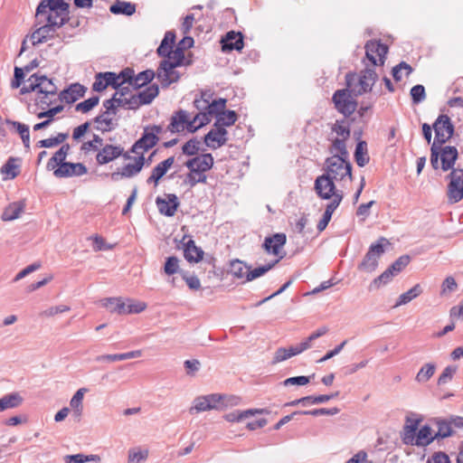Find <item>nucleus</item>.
I'll list each match as a JSON object with an SVG mask.
<instances>
[{
  "label": "nucleus",
  "instance_id": "nucleus-1",
  "mask_svg": "<svg viewBox=\"0 0 463 463\" xmlns=\"http://www.w3.org/2000/svg\"><path fill=\"white\" fill-rule=\"evenodd\" d=\"M118 96V91H116L112 99L104 101L103 107L105 110L95 118L97 129L100 131H109L115 128L117 108L121 106L126 107L127 101L126 93H121L120 97Z\"/></svg>",
  "mask_w": 463,
  "mask_h": 463
},
{
  "label": "nucleus",
  "instance_id": "nucleus-2",
  "mask_svg": "<svg viewBox=\"0 0 463 463\" xmlns=\"http://www.w3.org/2000/svg\"><path fill=\"white\" fill-rule=\"evenodd\" d=\"M239 398L236 397L229 398L226 395L218 393L198 396L194 400L189 412L193 414L194 412L199 413L212 410H222L227 407L230 402L236 404Z\"/></svg>",
  "mask_w": 463,
  "mask_h": 463
},
{
  "label": "nucleus",
  "instance_id": "nucleus-3",
  "mask_svg": "<svg viewBox=\"0 0 463 463\" xmlns=\"http://www.w3.org/2000/svg\"><path fill=\"white\" fill-rule=\"evenodd\" d=\"M133 74V70L126 69L122 71L119 74H116L114 72H99L95 77V81L93 83L92 89L95 91H102L108 86H112L116 89V91H118V96L120 97L121 93H125L124 90L128 89V87H123L125 81L128 79L131 78Z\"/></svg>",
  "mask_w": 463,
  "mask_h": 463
},
{
  "label": "nucleus",
  "instance_id": "nucleus-4",
  "mask_svg": "<svg viewBox=\"0 0 463 463\" xmlns=\"http://www.w3.org/2000/svg\"><path fill=\"white\" fill-rule=\"evenodd\" d=\"M430 151V164L434 169L448 171L453 167L458 158V150L455 146L432 144Z\"/></svg>",
  "mask_w": 463,
  "mask_h": 463
},
{
  "label": "nucleus",
  "instance_id": "nucleus-5",
  "mask_svg": "<svg viewBox=\"0 0 463 463\" xmlns=\"http://www.w3.org/2000/svg\"><path fill=\"white\" fill-rule=\"evenodd\" d=\"M378 76L373 69H365L359 75L347 74V88L355 96L371 91Z\"/></svg>",
  "mask_w": 463,
  "mask_h": 463
},
{
  "label": "nucleus",
  "instance_id": "nucleus-6",
  "mask_svg": "<svg viewBox=\"0 0 463 463\" xmlns=\"http://www.w3.org/2000/svg\"><path fill=\"white\" fill-rule=\"evenodd\" d=\"M326 173L327 175L335 182H346L352 180V165L348 159L341 157L340 156H332L326 161Z\"/></svg>",
  "mask_w": 463,
  "mask_h": 463
},
{
  "label": "nucleus",
  "instance_id": "nucleus-7",
  "mask_svg": "<svg viewBox=\"0 0 463 463\" xmlns=\"http://www.w3.org/2000/svg\"><path fill=\"white\" fill-rule=\"evenodd\" d=\"M195 108L200 111L195 115V121H199V126L203 127L208 124L213 118H217L225 110L226 99H219L212 100L210 104L204 101H194Z\"/></svg>",
  "mask_w": 463,
  "mask_h": 463
},
{
  "label": "nucleus",
  "instance_id": "nucleus-8",
  "mask_svg": "<svg viewBox=\"0 0 463 463\" xmlns=\"http://www.w3.org/2000/svg\"><path fill=\"white\" fill-rule=\"evenodd\" d=\"M162 127L157 125L145 128L142 137L132 146L131 152L137 156H144V154L146 151L157 144L159 140V135L162 133Z\"/></svg>",
  "mask_w": 463,
  "mask_h": 463
},
{
  "label": "nucleus",
  "instance_id": "nucleus-9",
  "mask_svg": "<svg viewBox=\"0 0 463 463\" xmlns=\"http://www.w3.org/2000/svg\"><path fill=\"white\" fill-rule=\"evenodd\" d=\"M335 180L324 174L317 176L314 184V189L317 196L323 200H330V202L339 197L341 203L344 198V193L335 187Z\"/></svg>",
  "mask_w": 463,
  "mask_h": 463
},
{
  "label": "nucleus",
  "instance_id": "nucleus-10",
  "mask_svg": "<svg viewBox=\"0 0 463 463\" xmlns=\"http://www.w3.org/2000/svg\"><path fill=\"white\" fill-rule=\"evenodd\" d=\"M49 2L46 4H39L35 18L37 23H47L57 29L61 27L68 19L66 13L58 12L53 7L49 6Z\"/></svg>",
  "mask_w": 463,
  "mask_h": 463
},
{
  "label": "nucleus",
  "instance_id": "nucleus-11",
  "mask_svg": "<svg viewBox=\"0 0 463 463\" xmlns=\"http://www.w3.org/2000/svg\"><path fill=\"white\" fill-rule=\"evenodd\" d=\"M387 242L386 239L381 238L376 243L370 246L362 262L358 265V269L366 273L373 272L377 266L380 257L383 254V243Z\"/></svg>",
  "mask_w": 463,
  "mask_h": 463
},
{
  "label": "nucleus",
  "instance_id": "nucleus-12",
  "mask_svg": "<svg viewBox=\"0 0 463 463\" xmlns=\"http://www.w3.org/2000/svg\"><path fill=\"white\" fill-rule=\"evenodd\" d=\"M200 128L202 127L199 126V121H195V116L190 119L189 113L181 109L172 116L167 128L172 133H179L185 128L190 132H194Z\"/></svg>",
  "mask_w": 463,
  "mask_h": 463
},
{
  "label": "nucleus",
  "instance_id": "nucleus-13",
  "mask_svg": "<svg viewBox=\"0 0 463 463\" xmlns=\"http://www.w3.org/2000/svg\"><path fill=\"white\" fill-rule=\"evenodd\" d=\"M447 196L449 203H456L463 199V169H454L449 175Z\"/></svg>",
  "mask_w": 463,
  "mask_h": 463
},
{
  "label": "nucleus",
  "instance_id": "nucleus-14",
  "mask_svg": "<svg viewBox=\"0 0 463 463\" xmlns=\"http://www.w3.org/2000/svg\"><path fill=\"white\" fill-rule=\"evenodd\" d=\"M350 90H338L333 95L335 109L345 116L353 114L357 107L356 101L352 98Z\"/></svg>",
  "mask_w": 463,
  "mask_h": 463
},
{
  "label": "nucleus",
  "instance_id": "nucleus-15",
  "mask_svg": "<svg viewBox=\"0 0 463 463\" xmlns=\"http://www.w3.org/2000/svg\"><path fill=\"white\" fill-rule=\"evenodd\" d=\"M435 139L432 144L443 145L454 133V126L447 115H440L433 124Z\"/></svg>",
  "mask_w": 463,
  "mask_h": 463
},
{
  "label": "nucleus",
  "instance_id": "nucleus-16",
  "mask_svg": "<svg viewBox=\"0 0 463 463\" xmlns=\"http://www.w3.org/2000/svg\"><path fill=\"white\" fill-rule=\"evenodd\" d=\"M123 156L126 160L131 159L128 152L124 153V148L120 145H105L99 150L96 156V161L99 165H106L119 156Z\"/></svg>",
  "mask_w": 463,
  "mask_h": 463
},
{
  "label": "nucleus",
  "instance_id": "nucleus-17",
  "mask_svg": "<svg viewBox=\"0 0 463 463\" xmlns=\"http://www.w3.org/2000/svg\"><path fill=\"white\" fill-rule=\"evenodd\" d=\"M133 159V163H128L117 172L112 173L110 175L111 179L117 182L120 178H131L137 175L145 165L146 159L143 156H137Z\"/></svg>",
  "mask_w": 463,
  "mask_h": 463
},
{
  "label": "nucleus",
  "instance_id": "nucleus-18",
  "mask_svg": "<svg viewBox=\"0 0 463 463\" xmlns=\"http://www.w3.org/2000/svg\"><path fill=\"white\" fill-rule=\"evenodd\" d=\"M158 86L152 84L144 90L139 91L137 95L127 97L126 106H128V109H134L141 105L149 104L158 95Z\"/></svg>",
  "mask_w": 463,
  "mask_h": 463
},
{
  "label": "nucleus",
  "instance_id": "nucleus-19",
  "mask_svg": "<svg viewBox=\"0 0 463 463\" xmlns=\"http://www.w3.org/2000/svg\"><path fill=\"white\" fill-rule=\"evenodd\" d=\"M388 48L377 41L368 42L365 45L366 58L373 65H383Z\"/></svg>",
  "mask_w": 463,
  "mask_h": 463
},
{
  "label": "nucleus",
  "instance_id": "nucleus-20",
  "mask_svg": "<svg viewBox=\"0 0 463 463\" xmlns=\"http://www.w3.org/2000/svg\"><path fill=\"white\" fill-rule=\"evenodd\" d=\"M156 204L159 213L163 215L172 217L180 205L178 197L174 194H165L164 197H156Z\"/></svg>",
  "mask_w": 463,
  "mask_h": 463
},
{
  "label": "nucleus",
  "instance_id": "nucleus-21",
  "mask_svg": "<svg viewBox=\"0 0 463 463\" xmlns=\"http://www.w3.org/2000/svg\"><path fill=\"white\" fill-rule=\"evenodd\" d=\"M87 167L81 163L62 164L53 171V175L58 178H68L74 176H81L87 174Z\"/></svg>",
  "mask_w": 463,
  "mask_h": 463
},
{
  "label": "nucleus",
  "instance_id": "nucleus-22",
  "mask_svg": "<svg viewBox=\"0 0 463 463\" xmlns=\"http://www.w3.org/2000/svg\"><path fill=\"white\" fill-rule=\"evenodd\" d=\"M307 346V344L299 343L296 345H291L288 348L279 347L275 351L271 364H276L284 362V361L291 358L292 356L298 355V354L303 353L304 351H306Z\"/></svg>",
  "mask_w": 463,
  "mask_h": 463
},
{
  "label": "nucleus",
  "instance_id": "nucleus-23",
  "mask_svg": "<svg viewBox=\"0 0 463 463\" xmlns=\"http://www.w3.org/2000/svg\"><path fill=\"white\" fill-rule=\"evenodd\" d=\"M227 135L224 128L213 126V128L204 137V143L210 148L217 149L227 142Z\"/></svg>",
  "mask_w": 463,
  "mask_h": 463
},
{
  "label": "nucleus",
  "instance_id": "nucleus-24",
  "mask_svg": "<svg viewBox=\"0 0 463 463\" xmlns=\"http://www.w3.org/2000/svg\"><path fill=\"white\" fill-rule=\"evenodd\" d=\"M39 28H37L34 32L30 35V41L33 45H38L46 42L48 39L52 38L55 33L57 28L52 26L47 23H37Z\"/></svg>",
  "mask_w": 463,
  "mask_h": 463
},
{
  "label": "nucleus",
  "instance_id": "nucleus-25",
  "mask_svg": "<svg viewBox=\"0 0 463 463\" xmlns=\"http://www.w3.org/2000/svg\"><path fill=\"white\" fill-rule=\"evenodd\" d=\"M175 66L170 63L161 62L157 69L156 76L161 84L165 87L175 82L179 79V74L175 71Z\"/></svg>",
  "mask_w": 463,
  "mask_h": 463
},
{
  "label": "nucleus",
  "instance_id": "nucleus-26",
  "mask_svg": "<svg viewBox=\"0 0 463 463\" xmlns=\"http://www.w3.org/2000/svg\"><path fill=\"white\" fill-rule=\"evenodd\" d=\"M175 163V157L170 156L165 160L160 162L156 165L152 172L150 176L146 179V184H153L155 187L158 185L160 179L167 173V171L172 167Z\"/></svg>",
  "mask_w": 463,
  "mask_h": 463
},
{
  "label": "nucleus",
  "instance_id": "nucleus-27",
  "mask_svg": "<svg viewBox=\"0 0 463 463\" xmlns=\"http://www.w3.org/2000/svg\"><path fill=\"white\" fill-rule=\"evenodd\" d=\"M213 165V157L211 154H203L195 156L185 163L187 168H194V171L205 172L209 171Z\"/></svg>",
  "mask_w": 463,
  "mask_h": 463
},
{
  "label": "nucleus",
  "instance_id": "nucleus-28",
  "mask_svg": "<svg viewBox=\"0 0 463 463\" xmlns=\"http://www.w3.org/2000/svg\"><path fill=\"white\" fill-rule=\"evenodd\" d=\"M286 243V235L283 233H277L272 237L265 239L263 247L268 253L279 256L280 250Z\"/></svg>",
  "mask_w": 463,
  "mask_h": 463
},
{
  "label": "nucleus",
  "instance_id": "nucleus-29",
  "mask_svg": "<svg viewBox=\"0 0 463 463\" xmlns=\"http://www.w3.org/2000/svg\"><path fill=\"white\" fill-rule=\"evenodd\" d=\"M85 89L79 83L71 84L67 90L61 91L59 99L66 103H73L84 95Z\"/></svg>",
  "mask_w": 463,
  "mask_h": 463
},
{
  "label": "nucleus",
  "instance_id": "nucleus-30",
  "mask_svg": "<svg viewBox=\"0 0 463 463\" xmlns=\"http://www.w3.org/2000/svg\"><path fill=\"white\" fill-rule=\"evenodd\" d=\"M267 412L265 409H249L246 411H233L226 413L223 418L229 422H240L256 414Z\"/></svg>",
  "mask_w": 463,
  "mask_h": 463
},
{
  "label": "nucleus",
  "instance_id": "nucleus-31",
  "mask_svg": "<svg viewBox=\"0 0 463 463\" xmlns=\"http://www.w3.org/2000/svg\"><path fill=\"white\" fill-rule=\"evenodd\" d=\"M222 43L223 51H241L243 48V37L241 33L229 32Z\"/></svg>",
  "mask_w": 463,
  "mask_h": 463
},
{
  "label": "nucleus",
  "instance_id": "nucleus-32",
  "mask_svg": "<svg viewBox=\"0 0 463 463\" xmlns=\"http://www.w3.org/2000/svg\"><path fill=\"white\" fill-rule=\"evenodd\" d=\"M30 80L36 82L37 93H47L51 95L57 93V87L52 80L48 79L46 76L33 74L30 77Z\"/></svg>",
  "mask_w": 463,
  "mask_h": 463
},
{
  "label": "nucleus",
  "instance_id": "nucleus-33",
  "mask_svg": "<svg viewBox=\"0 0 463 463\" xmlns=\"http://www.w3.org/2000/svg\"><path fill=\"white\" fill-rule=\"evenodd\" d=\"M24 402L19 392H10L0 398V413L19 407Z\"/></svg>",
  "mask_w": 463,
  "mask_h": 463
},
{
  "label": "nucleus",
  "instance_id": "nucleus-34",
  "mask_svg": "<svg viewBox=\"0 0 463 463\" xmlns=\"http://www.w3.org/2000/svg\"><path fill=\"white\" fill-rule=\"evenodd\" d=\"M70 149L71 147L68 144L62 145L61 148L49 159L47 168L54 171L57 167H60L61 165L66 164L67 162L65 160Z\"/></svg>",
  "mask_w": 463,
  "mask_h": 463
},
{
  "label": "nucleus",
  "instance_id": "nucleus-35",
  "mask_svg": "<svg viewBox=\"0 0 463 463\" xmlns=\"http://www.w3.org/2000/svg\"><path fill=\"white\" fill-rule=\"evenodd\" d=\"M155 77V72L152 70H146L139 72L137 76H134V73L131 75L130 79H128L125 83H128V85L139 89L144 85L149 83Z\"/></svg>",
  "mask_w": 463,
  "mask_h": 463
},
{
  "label": "nucleus",
  "instance_id": "nucleus-36",
  "mask_svg": "<svg viewBox=\"0 0 463 463\" xmlns=\"http://www.w3.org/2000/svg\"><path fill=\"white\" fill-rule=\"evenodd\" d=\"M6 124L11 127V129L14 130L17 134L20 135L24 146L29 149L30 148V132L29 127L25 124H23L18 121H14L10 119H6Z\"/></svg>",
  "mask_w": 463,
  "mask_h": 463
},
{
  "label": "nucleus",
  "instance_id": "nucleus-37",
  "mask_svg": "<svg viewBox=\"0 0 463 463\" xmlns=\"http://www.w3.org/2000/svg\"><path fill=\"white\" fill-rule=\"evenodd\" d=\"M435 439V430H433L431 427L425 425L419 430L416 435L415 445L427 446L430 444Z\"/></svg>",
  "mask_w": 463,
  "mask_h": 463
},
{
  "label": "nucleus",
  "instance_id": "nucleus-38",
  "mask_svg": "<svg viewBox=\"0 0 463 463\" xmlns=\"http://www.w3.org/2000/svg\"><path fill=\"white\" fill-rule=\"evenodd\" d=\"M25 204L22 201L10 203L2 214L3 221H14L24 212Z\"/></svg>",
  "mask_w": 463,
  "mask_h": 463
},
{
  "label": "nucleus",
  "instance_id": "nucleus-39",
  "mask_svg": "<svg viewBox=\"0 0 463 463\" xmlns=\"http://www.w3.org/2000/svg\"><path fill=\"white\" fill-rule=\"evenodd\" d=\"M88 392L87 388H80L72 396L70 401V406L73 411L75 417L80 418L83 411V397L84 394Z\"/></svg>",
  "mask_w": 463,
  "mask_h": 463
},
{
  "label": "nucleus",
  "instance_id": "nucleus-40",
  "mask_svg": "<svg viewBox=\"0 0 463 463\" xmlns=\"http://www.w3.org/2000/svg\"><path fill=\"white\" fill-rule=\"evenodd\" d=\"M339 204H340V198L336 197L335 199V201H331L326 205L325 213L323 214V217L319 221V222L317 223V230L318 231L322 232V231H324L326 229V227L327 226L328 222H330V220L332 218V215H333L334 212L339 206Z\"/></svg>",
  "mask_w": 463,
  "mask_h": 463
},
{
  "label": "nucleus",
  "instance_id": "nucleus-41",
  "mask_svg": "<svg viewBox=\"0 0 463 463\" xmlns=\"http://www.w3.org/2000/svg\"><path fill=\"white\" fill-rule=\"evenodd\" d=\"M423 292L422 287L420 284L414 285L411 288H410L408 291L402 293L398 298L394 307H398L402 305H406L417 297H419Z\"/></svg>",
  "mask_w": 463,
  "mask_h": 463
},
{
  "label": "nucleus",
  "instance_id": "nucleus-42",
  "mask_svg": "<svg viewBox=\"0 0 463 463\" xmlns=\"http://www.w3.org/2000/svg\"><path fill=\"white\" fill-rule=\"evenodd\" d=\"M102 306L111 313L126 314V303L120 298H107Z\"/></svg>",
  "mask_w": 463,
  "mask_h": 463
},
{
  "label": "nucleus",
  "instance_id": "nucleus-43",
  "mask_svg": "<svg viewBox=\"0 0 463 463\" xmlns=\"http://www.w3.org/2000/svg\"><path fill=\"white\" fill-rule=\"evenodd\" d=\"M203 251L195 246L193 240L185 243L184 257L189 262H198L203 259Z\"/></svg>",
  "mask_w": 463,
  "mask_h": 463
},
{
  "label": "nucleus",
  "instance_id": "nucleus-44",
  "mask_svg": "<svg viewBox=\"0 0 463 463\" xmlns=\"http://www.w3.org/2000/svg\"><path fill=\"white\" fill-rule=\"evenodd\" d=\"M230 273L236 279L247 281L249 267L240 260H234L230 265Z\"/></svg>",
  "mask_w": 463,
  "mask_h": 463
},
{
  "label": "nucleus",
  "instance_id": "nucleus-45",
  "mask_svg": "<svg viewBox=\"0 0 463 463\" xmlns=\"http://www.w3.org/2000/svg\"><path fill=\"white\" fill-rule=\"evenodd\" d=\"M18 159L10 157L1 167V174L5 175V180L14 179L19 175Z\"/></svg>",
  "mask_w": 463,
  "mask_h": 463
},
{
  "label": "nucleus",
  "instance_id": "nucleus-46",
  "mask_svg": "<svg viewBox=\"0 0 463 463\" xmlns=\"http://www.w3.org/2000/svg\"><path fill=\"white\" fill-rule=\"evenodd\" d=\"M109 10L115 14L132 15L136 12V5L130 2L118 0L110 6Z\"/></svg>",
  "mask_w": 463,
  "mask_h": 463
},
{
  "label": "nucleus",
  "instance_id": "nucleus-47",
  "mask_svg": "<svg viewBox=\"0 0 463 463\" xmlns=\"http://www.w3.org/2000/svg\"><path fill=\"white\" fill-rule=\"evenodd\" d=\"M237 120V114L233 110H224L221 115H218L214 127L224 128L232 126Z\"/></svg>",
  "mask_w": 463,
  "mask_h": 463
},
{
  "label": "nucleus",
  "instance_id": "nucleus-48",
  "mask_svg": "<svg viewBox=\"0 0 463 463\" xmlns=\"http://www.w3.org/2000/svg\"><path fill=\"white\" fill-rule=\"evenodd\" d=\"M437 430H435L436 439H444L451 436L454 432L451 422L444 420L435 421Z\"/></svg>",
  "mask_w": 463,
  "mask_h": 463
},
{
  "label": "nucleus",
  "instance_id": "nucleus-49",
  "mask_svg": "<svg viewBox=\"0 0 463 463\" xmlns=\"http://www.w3.org/2000/svg\"><path fill=\"white\" fill-rule=\"evenodd\" d=\"M436 365L432 363L425 364L416 374L415 380L420 383H427L434 374Z\"/></svg>",
  "mask_w": 463,
  "mask_h": 463
},
{
  "label": "nucleus",
  "instance_id": "nucleus-50",
  "mask_svg": "<svg viewBox=\"0 0 463 463\" xmlns=\"http://www.w3.org/2000/svg\"><path fill=\"white\" fill-rule=\"evenodd\" d=\"M148 449H142L139 447L132 448L128 453V463H141L146 460Z\"/></svg>",
  "mask_w": 463,
  "mask_h": 463
},
{
  "label": "nucleus",
  "instance_id": "nucleus-51",
  "mask_svg": "<svg viewBox=\"0 0 463 463\" xmlns=\"http://www.w3.org/2000/svg\"><path fill=\"white\" fill-rule=\"evenodd\" d=\"M65 463H87V462H99L100 461V457L99 455H84V454H75V455H67L64 457Z\"/></svg>",
  "mask_w": 463,
  "mask_h": 463
},
{
  "label": "nucleus",
  "instance_id": "nucleus-52",
  "mask_svg": "<svg viewBox=\"0 0 463 463\" xmlns=\"http://www.w3.org/2000/svg\"><path fill=\"white\" fill-rule=\"evenodd\" d=\"M354 157L359 166H364L369 162L367 156V146L364 141H361L356 145Z\"/></svg>",
  "mask_w": 463,
  "mask_h": 463
},
{
  "label": "nucleus",
  "instance_id": "nucleus-53",
  "mask_svg": "<svg viewBox=\"0 0 463 463\" xmlns=\"http://www.w3.org/2000/svg\"><path fill=\"white\" fill-rule=\"evenodd\" d=\"M189 169V173L186 175L185 178H184V183L189 185L190 187H194V185H196L198 183H206V175L202 173V172H198V171H194V168H188Z\"/></svg>",
  "mask_w": 463,
  "mask_h": 463
},
{
  "label": "nucleus",
  "instance_id": "nucleus-54",
  "mask_svg": "<svg viewBox=\"0 0 463 463\" xmlns=\"http://www.w3.org/2000/svg\"><path fill=\"white\" fill-rule=\"evenodd\" d=\"M280 259H282V256H280L279 259L275 260L274 261H272L270 263L258 267L252 270L249 269L247 281H251V280L264 275L266 272L270 270L279 261Z\"/></svg>",
  "mask_w": 463,
  "mask_h": 463
},
{
  "label": "nucleus",
  "instance_id": "nucleus-55",
  "mask_svg": "<svg viewBox=\"0 0 463 463\" xmlns=\"http://www.w3.org/2000/svg\"><path fill=\"white\" fill-rule=\"evenodd\" d=\"M394 276H396V274L390 268H388L384 272H383L379 277L375 278L372 281L370 288H379L380 287L386 285L392 279Z\"/></svg>",
  "mask_w": 463,
  "mask_h": 463
},
{
  "label": "nucleus",
  "instance_id": "nucleus-56",
  "mask_svg": "<svg viewBox=\"0 0 463 463\" xmlns=\"http://www.w3.org/2000/svg\"><path fill=\"white\" fill-rule=\"evenodd\" d=\"M345 140L343 138H335L333 140L332 146L330 148L333 156H340L345 159H348V152L346 150Z\"/></svg>",
  "mask_w": 463,
  "mask_h": 463
},
{
  "label": "nucleus",
  "instance_id": "nucleus-57",
  "mask_svg": "<svg viewBox=\"0 0 463 463\" xmlns=\"http://www.w3.org/2000/svg\"><path fill=\"white\" fill-rule=\"evenodd\" d=\"M184 58V54L183 48L176 47L161 62L170 63L173 66L178 67L182 64Z\"/></svg>",
  "mask_w": 463,
  "mask_h": 463
},
{
  "label": "nucleus",
  "instance_id": "nucleus-58",
  "mask_svg": "<svg viewBox=\"0 0 463 463\" xmlns=\"http://www.w3.org/2000/svg\"><path fill=\"white\" fill-rule=\"evenodd\" d=\"M59 99L57 93L55 94H47V93H37V98L35 99L37 106H39L42 109H45L51 105H52Z\"/></svg>",
  "mask_w": 463,
  "mask_h": 463
},
{
  "label": "nucleus",
  "instance_id": "nucleus-59",
  "mask_svg": "<svg viewBox=\"0 0 463 463\" xmlns=\"http://www.w3.org/2000/svg\"><path fill=\"white\" fill-rule=\"evenodd\" d=\"M458 288V284L455 279L451 276L447 277L442 284L440 289V296L449 297L451 293L455 292Z\"/></svg>",
  "mask_w": 463,
  "mask_h": 463
},
{
  "label": "nucleus",
  "instance_id": "nucleus-60",
  "mask_svg": "<svg viewBox=\"0 0 463 463\" xmlns=\"http://www.w3.org/2000/svg\"><path fill=\"white\" fill-rule=\"evenodd\" d=\"M102 146H103V139L99 136L94 135L92 140L84 142L81 145L80 150L85 153H89L90 151H98L99 152V148Z\"/></svg>",
  "mask_w": 463,
  "mask_h": 463
},
{
  "label": "nucleus",
  "instance_id": "nucleus-61",
  "mask_svg": "<svg viewBox=\"0 0 463 463\" xmlns=\"http://www.w3.org/2000/svg\"><path fill=\"white\" fill-rule=\"evenodd\" d=\"M146 303L139 300L128 299L126 304V314H138L146 308Z\"/></svg>",
  "mask_w": 463,
  "mask_h": 463
},
{
  "label": "nucleus",
  "instance_id": "nucleus-62",
  "mask_svg": "<svg viewBox=\"0 0 463 463\" xmlns=\"http://www.w3.org/2000/svg\"><path fill=\"white\" fill-rule=\"evenodd\" d=\"M457 369L458 368H457L456 365H449V366H447L443 370L441 374L439 375V377L438 379V384L439 385H443V384L448 383L449 381H451L453 376H454V374L457 372Z\"/></svg>",
  "mask_w": 463,
  "mask_h": 463
},
{
  "label": "nucleus",
  "instance_id": "nucleus-63",
  "mask_svg": "<svg viewBox=\"0 0 463 463\" xmlns=\"http://www.w3.org/2000/svg\"><path fill=\"white\" fill-rule=\"evenodd\" d=\"M403 71L405 75L408 76L412 71V68L408 63L402 61L392 69V76L395 80H402Z\"/></svg>",
  "mask_w": 463,
  "mask_h": 463
},
{
  "label": "nucleus",
  "instance_id": "nucleus-64",
  "mask_svg": "<svg viewBox=\"0 0 463 463\" xmlns=\"http://www.w3.org/2000/svg\"><path fill=\"white\" fill-rule=\"evenodd\" d=\"M99 97H97V96L91 97V98L79 103L76 106V110L86 113V112L90 111V109H92L95 106H97L99 103Z\"/></svg>",
  "mask_w": 463,
  "mask_h": 463
}]
</instances>
